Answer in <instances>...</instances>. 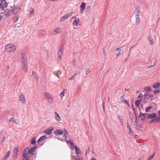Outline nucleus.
<instances>
[{
	"label": "nucleus",
	"mask_w": 160,
	"mask_h": 160,
	"mask_svg": "<svg viewBox=\"0 0 160 160\" xmlns=\"http://www.w3.org/2000/svg\"><path fill=\"white\" fill-rule=\"evenodd\" d=\"M78 16V15L74 16L72 17L71 19L73 27L76 28L81 26L80 21Z\"/></svg>",
	"instance_id": "obj_1"
},
{
	"label": "nucleus",
	"mask_w": 160,
	"mask_h": 160,
	"mask_svg": "<svg viewBox=\"0 0 160 160\" xmlns=\"http://www.w3.org/2000/svg\"><path fill=\"white\" fill-rule=\"evenodd\" d=\"M16 49V46L12 44L7 45L5 47V51L7 52H14Z\"/></svg>",
	"instance_id": "obj_2"
},
{
	"label": "nucleus",
	"mask_w": 160,
	"mask_h": 160,
	"mask_svg": "<svg viewBox=\"0 0 160 160\" xmlns=\"http://www.w3.org/2000/svg\"><path fill=\"white\" fill-rule=\"evenodd\" d=\"M54 134L57 136H61L63 134V137H65V138H67V136L68 134V132L65 129L64 132H63L61 130H56L54 132Z\"/></svg>",
	"instance_id": "obj_3"
},
{
	"label": "nucleus",
	"mask_w": 160,
	"mask_h": 160,
	"mask_svg": "<svg viewBox=\"0 0 160 160\" xmlns=\"http://www.w3.org/2000/svg\"><path fill=\"white\" fill-rule=\"evenodd\" d=\"M19 99L20 103L21 104H25L27 102L24 94L22 93H20Z\"/></svg>",
	"instance_id": "obj_4"
},
{
	"label": "nucleus",
	"mask_w": 160,
	"mask_h": 160,
	"mask_svg": "<svg viewBox=\"0 0 160 160\" xmlns=\"http://www.w3.org/2000/svg\"><path fill=\"white\" fill-rule=\"evenodd\" d=\"M72 12H68L66 14L61 18L60 19V21L61 22H64L66 20L71 17L72 15Z\"/></svg>",
	"instance_id": "obj_5"
},
{
	"label": "nucleus",
	"mask_w": 160,
	"mask_h": 160,
	"mask_svg": "<svg viewBox=\"0 0 160 160\" xmlns=\"http://www.w3.org/2000/svg\"><path fill=\"white\" fill-rule=\"evenodd\" d=\"M36 149V146H34L30 149H29L28 148H26L23 152L25 153H26L28 154V153H32L34 152Z\"/></svg>",
	"instance_id": "obj_6"
},
{
	"label": "nucleus",
	"mask_w": 160,
	"mask_h": 160,
	"mask_svg": "<svg viewBox=\"0 0 160 160\" xmlns=\"http://www.w3.org/2000/svg\"><path fill=\"white\" fill-rule=\"evenodd\" d=\"M153 88L155 89V91H153L154 93H159L160 89V83L157 82L153 85Z\"/></svg>",
	"instance_id": "obj_7"
},
{
	"label": "nucleus",
	"mask_w": 160,
	"mask_h": 160,
	"mask_svg": "<svg viewBox=\"0 0 160 160\" xmlns=\"http://www.w3.org/2000/svg\"><path fill=\"white\" fill-rule=\"evenodd\" d=\"M22 68L23 71L25 72H27L28 69V65L27 62H22L21 63Z\"/></svg>",
	"instance_id": "obj_8"
},
{
	"label": "nucleus",
	"mask_w": 160,
	"mask_h": 160,
	"mask_svg": "<svg viewBox=\"0 0 160 160\" xmlns=\"http://www.w3.org/2000/svg\"><path fill=\"white\" fill-rule=\"evenodd\" d=\"M47 138L45 136H42L37 141V142L40 144V145H42L43 144L44 140Z\"/></svg>",
	"instance_id": "obj_9"
},
{
	"label": "nucleus",
	"mask_w": 160,
	"mask_h": 160,
	"mask_svg": "<svg viewBox=\"0 0 160 160\" xmlns=\"http://www.w3.org/2000/svg\"><path fill=\"white\" fill-rule=\"evenodd\" d=\"M66 142L68 144H69L70 145V148L71 149L73 150L74 149H75L76 147H77L76 146L74 145V144L72 141L67 140H66Z\"/></svg>",
	"instance_id": "obj_10"
},
{
	"label": "nucleus",
	"mask_w": 160,
	"mask_h": 160,
	"mask_svg": "<svg viewBox=\"0 0 160 160\" xmlns=\"http://www.w3.org/2000/svg\"><path fill=\"white\" fill-rule=\"evenodd\" d=\"M66 142L68 144H69L70 145V148L71 149L73 150L74 149H75L76 147H77L76 146L74 145V144L72 141L67 140H66Z\"/></svg>",
	"instance_id": "obj_11"
},
{
	"label": "nucleus",
	"mask_w": 160,
	"mask_h": 160,
	"mask_svg": "<svg viewBox=\"0 0 160 160\" xmlns=\"http://www.w3.org/2000/svg\"><path fill=\"white\" fill-rule=\"evenodd\" d=\"M54 118L55 120L58 122H60L61 120V118L58 113L56 112H54Z\"/></svg>",
	"instance_id": "obj_12"
},
{
	"label": "nucleus",
	"mask_w": 160,
	"mask_h": 160,
	"mask_svg": "<svg viewBox=\"0 0 160 160\" xmlns=\"http://www.w3.org/2000/svg\"><path fill=\"white\" fill-rule=\"evenodd\" d=\"M8 5V3L4 0H2L0 3V8L3 9L4 8H6Z\"/></svg>",
	"instance_id": "obj_13"
},
{
	"label": "nucleus",
	"mask_w": 160,
	"mask_h": 160,
	"mask_svg": "<svg viewBox=\"0 0 160 160\" xmlns=\"http://www.w3.org/2000/svg\"><path fill=\"white\" fill-rule=\"evenodd\" d=\"M11 154V151L9 150L6 154L3 157H2L1 159V160H7Z\"/></svg>",
	"instance_id": "obj_14"
},
{
	"label": "nucleus",
	"mask_w": 160,
	"mask_h": 160,
	"mask_svg": "<svg viewBox=\"0 0 160 160\" xmlns=\"http://www.w3.org/2000/svg\"><path fill=\"white\" fill-rule=\"evenodd\" d=\"M21 8L20 7H15L12 10V12L14 14H16L20 12Z\"/></svg>",
	"instance_id": "obj_15"
},
{
	"label": "nucleus",
	"mask_w": 160,
	"mask_h": 160,
	"mask_svg": "<svg viewBox=\"0 0 160 160\" xmlns=\"http://www.w3.org/2000/svg\"><path fill=\"white\" fill-rule=\"evenodd\" d=\"M153 98V96L149 95L147 94L144 96V99L146 101H151Z\"/></svg>",
	"instance_id": "obj_16"
},
{
	"label": "nucleus",
	"mask_w": 160,
	"mask_h": 160,
	"mask_svg": "<svg viewBox=\"0 0 160 160\" xmlns=\"http://www.w3.org/2000/svg\"><path fill=\"white\" fill-rule=\"evenodd\" d=\"M121 51L122 49L121 48H118L116 49L115 51V53L117 57L120 55Z\"/></svg>",
	"instance_id": "obj_17"
},
{
	"label": "nucleus",
	"mask_w": 160,
	"mask_h": 160,
	"mask_svg": "<svg viewBox=\"0 0 160 160\" xmlns=\"http://www.w3.org/2000/svg\"><path fill=\"white\" fill-rule=\"evenodd\" d=\"M158 115L159 116L157 118H156L152 120H151L150 121V122H156L160 120V110L158 112Z\"/></svg>",
	"instance_id": "obj_18"
},
{
	"label": "nucleus",
	"mask_w": 160,
	"mask_h": 160,
	"mask_svg": "<svg viewBox=\"0 0 160 160\" xmlns=\"http://www.w3.org/2000/svg\"><path fill=\"white\" fill-rule=\"evenodd\" d=\"M18 150V147H16L14 148L13 152V156L14 158H16L17 157Z\"/></svg>",
	"instance_id": "obj_19"
},
{
	"label": "nucleus",
	"mask_w": 160,
	"mask_h": 160,
	"mask_svg": "<svg viewBox=\"0 0 160 160\" xmlns=\"http://www.w3.org/2000/svg\"><path fill=\"white\" fill-rule=\"evenodd\" d=\"M140 8L138 7L136 8V9L134 11V14L135 16H139V14L140 13Z\"/></svg>",
	"instance_id": "obj_20"
},
{
	"label": "nucleus",
	"mask_w": 160,
	"mask_h": 160,
	"mask_svg": "<svg viewBox=\"0 0 160 160\" xmlns=\"http://www.w3.org/2000/svg\"><path fill=\"white\" fill-rule=\"evenodd\" d=\"M21 63L22 62H27V57L25 54H22L21 56Z\"/></svg>",
	"instance_id": "obj_21"
},
{
	"label": "nucleus",
	"mask_w": 160,
	"mask_h": 160,
	"mask_svg": "<svg viewBox=\"0 0 160 160\" xmlns=\"http://www.w3.org/2000/svg\"><path fill=\"white\" fill-rule=\"evenodd\" d=\"M54 129V128L52 127H51L47 129L45 131V132L48 134L51 133L52 131Z\"/></svg>",
	"instance_id": "obj_22"
},
{
	"label": "nucleus",
	"mask_w": 160,
	"mask_h": 160,
	"mask_svg": "<svg viewBox=\"0 0 160 160\" xmlns=\"http://www.w3.org/2000/svg\"><path fill=\"white\" fill-rule=\"evenodd\" d=\"M22 156L23 158L22 160H28V154L26 153H25L23 152L22 153Z\"/></svg>",
	"instance_id": "obj_23"
},
{
	"label": "nucleus",
	"mask_w": 160,
	"mask_h": 160,
	"mask_svg": "<svg viewBox=\"0 0 160 160\" xmlns=\"http://www.w3.org/2000/svg\"><path fill=\"white\" fill-rule=\"evenodd\" d=\"M156 114L154 113H152L151 114L149 115L148 117V118L152 119L151 120L153 119L154 118H156Z\"/></svg>",
	"instance_id": "obj_24"
},
{
	"label": "nucleus",
	"mask_w": 160,
	"mask_h": 160,
	"mask_svg": "<svg viewBox=\"0 0 160 160\" xmlns=\"http://www.w3.org/2000/svg\"><path fill=\"white\" fill-rule=\"evenodd\" d=\"M148 39L151 45H152L154 43V40L151 35H149V36L148 37Z\"/></svg>",
	"instance_id": "obj_25"
},
{
	"label": "nucleus",
	"mask_w": 160,
	"mask_h": 160,
	"mask_svg": "<svg viewBox=\"0 0 160 160\" xmlns=\"http://www.w3.org/2000/svg\"><path fill=\"white\" fill-rule=\"evenodd\" d=\"M152 108V105L149 106L146 108V112H150Z\"/></svg>",
	"instance_id": "obj_26"
},
{
	"label": "nucleus",
	"mask_w": 160,
	"mask_h": 160,
	"mask_svg": "<svg viewBox=\"0 0 160 160\" xmlns=\"http://www.w3.org/2000/svg\"><path fill=\"white\" fill-rule=\"evenodd\" d=\"M118 119L119 120V121L120 122V123H121V124H123V118H122V116L120 115H119V114L118 116Z\"/></svg>",
	"instance_id": "obj_27"
},
{
	"label": "nucleus",
	"mask_w": 160,
	"mask_h": 160,
	"mask_svg": "<svg viewBox=\"0 0 160 160\" xmlns=\"http://www.w3.org/2000/svg\"><path fill=\"white\" fill-rule=\"evenodd\" d=\"M75 151L77 156L78 157V155L80 154L81 153L80 148L78 147H76V148L75 149Z\"/></svg>",
	"instance_id": "obj_28"
},
{
	"label": "nucleus",
	"mask_w": 160,
	"mask_h": 160,
	"mask_svg": "<svg viewBox=\"0 0 160 160\" xmlns=\"http://www.w3.org/2000/svg\"><path fill=\"white\" fill-rule=\"evenodd\" d=\"M54 32L56 33L60 34L61 32V29L60 28H56L55 29Z\"/></svg>",
	"instance_id": "obj_29"
},
{
	"label": "nucleus",
	"mask_w": 160,
	"mask_h": 160,
	"mask_svg": "<svg viewBox=\"0 0 160 160\" xmlns=\"http://www.w3.org/2000/svg\"><path fill=\"white\" fill-rule=\"evenodd\" d=\"M66 91V89H64L61 92L60 94V97H61L62 99L63 98V96H64Z\"/></svg>",
	"instance_id": "obj_30"
},
{
	"label": "nucleus",
	"mask_w": 160,
	"mask_h": 160,
	"mask_svg": "<svg viewBox=\"0 0 160 160\" xmlns=\"http://www.w3.org/2000/svg\"><path fill=\"white\" fill-rule=\"evenodd\" d=\"M36 137H33L31 140V143L33 145H34L36 143Z\"/></svg>",
	"instance_id": "obj_31"
},
{
	"label": "nucleus",
	"mask_w": 160,
	"mask_h": 160,
	"mask_svg": "<svg viewBox=\"0 0 160 160\" xmlns=\"http://www.w3.org/2000/svg\"><path fill=\"white\" fill-rule=\"evenodd\" d=\"M4 15L7 16H9L10 14V11L8 9H7L4 12Z\"/></svg>",
	"instance_id": "obj_32"
},
{
	"label": "nucleus",
	"mask_w": 160,
	"mask_h": 160,
	"mask_svg": "<svg viewBox=\"0 0 160 160\" xmlns=\"http://www.w3.org/2000/svg\"><path fill=\"white\" fill-rule=\"evenodd\" d=\"M142 100L141 99L138 100L136 101L135 102V105L137 107H138L140 103L142 102Z\"/></svg>",
	"instance_id": "obj_33"
},
{
	"label": "nucleus",
	"mask_w": 160,
	"mask_h": 160,
	"mask_svg": "<svg viewBox=\"0 0 160 160\" xmlns=\"http://www.w3.org/2000/svg\"><path fill=\"white\" fill-rule=\"evenodd\" d=\"M44 95L45 97L48 98L52 96L48 92H45L44 93Z\"/></svg>",
	"instance_id": "obj_34"
},
{
	"label": "nucleus",
	"mask_w": 160,
	"mask_h": 160,
	"mask_svg": "<svg viewBox=\"0 0 160 160\" xmlns=\"http://www.w3.org/2000/svg\"><path fill=\"white\" fill-rule=\"evenodd\" d=\"M85 7L86 3L84 2H82L80 5V7L81 8H82L83 9H85Z\"/></svg>",
	"instance_id": "obj_35"
},
{
	"label": "nucleus",
	"mask_w": 160,
	"mask_h": 160,
	"mask_svg": "<svg viewBox=\"0 0 160 160\" xmlns=\"http://www.w3.org/2000/svg\"><path fill=\"white\" fill-rule=\"evenodd\" d=\"M145 114L140 113L139 114V117L141 118L142 119H143L145 118Z\"/></svg>",
	"instance_id": "obj_36"
},
{
	"label": "nucleus",
	"mask_w": 160,
	"mask_h": 160,
	"mask_svg": "<svg viewBox=\"0 0 160 160\" xmlns=\"http://www.w3.org/2000/svg\"><path fill=\"white\" fill-rule=\"evenodd\" d=\"M139 16H136V23L137 24H138L140 22Z\"/></svg>",
	"instance_id": "obj_37"
},
{
	"label": "nucleus",
	"mask_w": 160,
	"mask_h": 160,
	"mask_svg": "<svg viewBox=\"0 0 160 160\" xmlns=\"http://www.w3.org/2000/svg\"><path fill=\"white\" fill-rule=\"evenodd\" d=\"M151 88L150 87H147L144 88V90L146 92H148L151 90Z\"/></svg>",
	"instance_id": "obj_38"
},
{
	"label": "nucleus",
	"mask_w": 160,
	"mask_h": 160,
	"mask_svg": "<svg viewBox=\"0 0 160 160\" xmlns=\"http://www.w3.org/2000/svg\"><path fill=\"white\" fill-rule=\"evenodd\" d=\"M47 99L48 102L50 103H52L53 101V98L52 96Z\"/></svg>",
	"instance_id": "obj_39"
},
{
	"label": "nucleus",
	"mask_w": 160,
	"mask_h": 160,
	"mask_svg": "<svg viewBox=\"0 0 160 160\" xmlns=\"http://www.w3.org/2000/svg\"><path fill=\"white\" fill-rule=\"evenodd\" d=\"M72 153L71 154V160H78L76 156L72 155Z\"/></svg>",
	"instance_id": "obj_40"
},
{
	"label": "nucleus",
	"mask_w": 160,
	"mask_h": 160,
	"mask_svg": "<svg viewBox=\"0 0 160 160\" xmlns=\"http://www.w3.org/2000/svg\"><path fill=\"white\" fill-rule=\"evenodd\" d=\"M6 138V135H4L2 136V140L1 141V143H2L5 139Z\"/></svg>",
	"instance_id": "obj_41"
},
{
	"label": "nucleus",
	"mask_w": 160,
	"mask_h": 160,
	"mask_svg": "<svg viewBox=\"0 0 160 160\" xmlns=\"http://www.w3.org/2000/svg\"><path fill=\"white\" fill-rule=\"evenodd\" d=\"M155 155V153H153L152 155L151 156H150L148 158V159L149 160H151L154 156Z\"/></svg>",
	"instance_id": "obj_42"
},
{
	"label": "nucleus",
	"mask_w": 160,
	"mask_h": 160,
	"mask_svg": "<svg viewBox=\"0 0 160 160\" xmlns=\"http://www.w3.org/2000/svg\"><path fill=\"white\" fill-rule=\"evenodd\" d=\"M63 46H61L59 48L58 51H61L62 52H63Z\"/></svg>",
	"instance_id": "obj_43"
},
{
	"label": "nucleus",
	"mask_w": 160,
	"mask_h": 160,
	"mask_svg": "<svg viewBox=\"0 0 160 160\" xmlns=\"http://www.w3.org/2000/svg\"><path fill=\"white\" fill-rule=\"evenodd\" d=\"M128 133L129 135H132L133 134V132L131 130V129H129Z\"/></svg>",
	"instance_id": "obj_44"
},
{
	"label": "nucleus",
	"mask_w": 160,
	"mask_h": 160,
	"mask_svg": "<svg viewBox=\"0 0 160 160\" xmlns=\"http://www.w3.org/2000/svg\"><path fill=\"white\" fill-rule=\"evenodd\" d=\"M90 72V70L89 68H88L86 72H85V73H86V75H87L88 74H89V73Z\"/></svg>",
	"instance_id": "obj_45"
},
{
	"label": "nucleus",
	"mask_w": 160,
	"mask_h": 160,
	"mask_svg": "<svg viewBox=\"0 0 160 160\" xmlns=\"http://www.w3.org/2000/svg\"><path fill=\"white\" fill-rule=\"evenodd\" d=\"M63 52L61 51H58V55L59 57H61L62 54Z\"/></svg>",
	"instance_id": "obj_46"
},
{
	"label": "nucleus",
	"mask_w": 160,
	"mask_h": 160,
	"mask_svg": "<svg viewBox=\"0 0 160 160\" xmlns=\"http://www.w3.org/2000/svg\"><path fill=\"white\" fill-rule=\"evenodd\" d=\"M123 102H125L126 104H127L129 107L130 106L129 104V102L128 101H127L126 100H123Z\"/></svg>",
	"instance_id": "obj_47"
},
{
	"label": "nucleus",
	"mask_w": 160,
	"mask_h": 160,
	"mask_svg": "<svg viewBox=\"0 0 160 160\" xmlns=\"http://www.w3.org/2000/svg\"><path fill=\"white\" fill-rule=\"evenodd\" d=\"M136 127H137V128L138 129H140L141 128H142V127L140 125H138L136 126Z\"/></svg>",
	"instance_id": "obj_48"
},
{
	"label": "nucleus",
	"mask_w": 160,
	"mask_h": 160,
	"mask_svg": "<svg viewBox=\"0 0 160 160\" xmlns=\"http://www.w3.org/2000/svg\"><path fill=\"white\" fill-rule=\"evenodd\" d=\"M85 9H83L82 8H81V9L80 10V12L81 14H83L84 12V10Z\"/></svg>",
	"instance_id": "obj_49"
},
{
	"label": "nucleus",
	"mask_w": 160,
	"mask_h": 160,
	"mask_svg": "<svg viewBox=\"0 0 160 160\" xmlns=\"http://www.w3.org/2000/svg\"><path fill=\"white\" fill-rule=\"evenodd\" d=\"M90 149H88L86 151V156L87 154L89 153L90 152Z\"/></svg>",
	"instance_id": "obj_50"
},
{
	"label": "nucleus",
	"mask_w": 160,
	"mask_h": 160,
	"mask_svg": "<svg viewBox=\"0 0 160 160\" xmlns=\"http://www.w3.org/2000/svg\"><path fill=\"white\" fill-rule=\"evenodd\" d=\"M3 18V15L2 13H1L0 14V21L2 20Z\"/></svg>",
	"instance_id": "obj_51"
},
{
	"label": "nucleus",
	"mask_w": 160,
	"mask_h": 160,
	"mask_svg": "<svg viewBox=\"0 0 160 160\" xmlns=\"http://www.w3.org/2000/svg\"><path fill=\"white\" fill-rule=\"evenodd\" d=\"M143 96V95L142 94L140 93L139 94V96H138V98L140 99H141Z\"/></svg>",
	"instance_id": "obj_52"
},
{
	"label": "nucleus",
	"mask_w": 160,
	"mask_h": 160,
	"mask_svg": "<svg viewBox=\"0 0 160 160\" xmlns=\"http://www.w3.org/2000/svg\"><path fill=\"white\" fill-rule=\"evenodd\" d=\"M14 119L13 118H10L9 120V122L11 123V122H13L14 121Z\"/></svg>",
	"instance_id": "obj_53"
},
{
	"label": "nucleus",
	"mask_w": 160,
	"mask_h": 160,
	"mask_svg": "<svg viewBox=\"0 0 160 160\" xmlns=\"http://www.w3.org/2000/svg\"><path fill=\"white\" fill-rule=\"evenodd\" d=\"M30 14H32V13H33V12H34V10L33 9H31L30 10Z\"/></svg>",
	"instance_id": "obj_54"
},
{
	"label": "nucleus",
	"mask_w": 160,
	"mask_h": 160,
	"mask_svg": "<svg viewBox=\"0 0 160 160\" xmlns=\"http://www.w3.org/2000/svg\"><path fill=\"white\" fill-rule=\"evenodd\" d=\"M127 127L128 128V129L129 130V129H131V128H130V126L129 125V124L128 123L127 124Z\"/></svg>",
	"instance_id": "obj_55"
},
{
	"label": "nucleus",
	"mask_w": 160,
	"mask_h": 160,
	"mask_svg": "<svg viewBox=\"0 0 160 160\" xmlns=\"http://www.w3.org/2000/svg\"><path fill=\"white\" fill-rule=\"evenodd\" d=\"M131 108L133 109V111L134 110L135 108L132 104L131 105Z\"/></svg>",
	"instance_id": "obj_56"
},
{
	"label": "nucleus",
	"mask_w": 160,
	"mask_h": 160,
	"mask_svg": "<svg viewBox=\"0 0 160 160\" xmlns=\"http://www.w3.org/2000/svg\"><path fill=\"white\" fill-rule=\"evenodd\" d=\"M18 17H16V18H15V21H14V22H17V21H18Z\"/></svg>",
	"instance_id": "obj_57"
},
{
	"label": "nucleus",
	"mask_w": 160,
	"mask_h": 160,
	"mask_svg": "<svg viewBox=\"0 0 160 160\" xmlns=\"http://www.w3.org/2000/svg\"><path fill=\"white\" fill-rule=\"evenodd\" d=\"M103 54L104 56H106V52H105V51H103Z\"/></svg>",
	"instance_id": "obj_58"
},
{
	"label": "nucleus",
	"mask_w": 160,
	"mask_h": 160,
	"mask_svg": "<svg viewBox=\"0 0 160 160\" xmlns=\"http://www.w3.org/2000/svg\"><path fill=\"white\" fill-rule=\"evenodd\" d=\"M74 78V76H72V77H71V78H69V80H72Z\"/></svg>",
	"instance_id": "obj_59"
},
{
	"label": "nucleus",
	"mask_w": 160,
	"mask_h": 160,
	"mask_svg": "<svg viewBox=\"0 0 160 160\" xmlns=\"http://www.w3.org/2000/svg\"><path fill=\"white\" fill-rule=\"evenodd\" d=\"M134 124L135 125V126H136L137 125H138V124H137V122L136 121H134Z\"/></svg>",
	"instance_id": "obj_60"
},
{
	"label": "nucleus",
	"mask_w": 160,
	"mask_h": 160,
	"mask_svg": "<svg viewBox=\"0 0 160 160\" xmlns=\"http://www.w3.org/2000/svg\"><path fill=\"white\" fill-rule=\"evenodd\" d=\"M91 160H96V159L94 158H92L91 159Z\"/></svg>",
	"instance_id": "obj_61"
},
{
	"label": "nucleus",
	"mask_w": 160,
	"mask_h": 160,
	"mask_svg": "<svg viewBox=\"0 0 160 160\" xmlns=\"http://www.w3.org/2000/svg\"><path fill=\"white\" fill-rule=\"evenodd\" d=\"M90 8V6H88V7H87V10L88 9L89 10V9Z\"/></svg>",
	"instance_id": "obj_62"
},
{
	"label": "nucleus",
	"mask_w": 160,
	"mask_h": 160,
	"mask_svg": "<svg viewBox=\"0 0 160 160\" xmlns=\"http://www.w3.org/2000/svg\"><path fill=\"white\" fill-rule=\"evenodd\" d=\"M7 68H8V69H9V67L8 66V67H7Z\"/></svg>",
	"instance_id": "obj_63"
},
{
	"label": "nucleus",
	"mask_w": 160,
	"mask_h": 160,
	"mask_svg": "<svg viewBox=\"0 0 160 160\" xmlns=\"http://www.w3.org/2000/svg\"><path fill=\"white\" fill-rule=\"evenodd\" d=\"M147 160H149L147 159Z\"/></svg>",
	"instance_id": "obj_64"
}]
</instances>
